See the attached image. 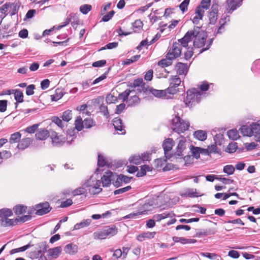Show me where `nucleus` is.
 <instances>
[{"label": "nucleus", "mask_w": 260, "mask_h": 260, "mask_svg": "<svg viewBox=\"0 0 260 260\" xmlns=\"http://www.w3.org/2000/svg\"><path fill=\"white\" fill-rule=\"evenodd\" d=\"M189 126L188 121L183 120L178 115H175L172 120L171 127L174 132L180 134L188 130Z\"/></svg>", "instance_id": "1"}, {"label": "nucleus", "mask_w": 260, "mask_h": 260, "mask_svg": "<svg viewBox=\"0 0 260 260\" xmlns=\"http://www.w3.org/2000/svg\"><path fill=\"white\" fill-rule=\"evenodd\" d=\"M154 201L153 199L146 200L144 204L140 203L138 206V210L136 212H131V218H136L141 214L147 213L149 211H151L154 208Z\"/></svg>", "instance_id": "2"}, {"label": "nucleus", "mask_w": 260, "mask_h": 260, "mask_svg": "<svg viewBox=\"0 0 260 260\" xmlns=\"http://www.w3.org/2000/svg\"><path fill=\"white\" fill-rule=\"evenodd\" d=\"M186 94L185 102L188 106L191 107L192 105L200 103L202 94L198 89L194 88L189 89L187 91Z\"/></svg>", "instance_id": "3"}, {"label": "nucleus", "mask_w": 260, "mask_h": 260, "mask_svg": "<svg viewBox=\"0 0 260 260\" xmlns=\"http://www.w3.org/2000/svg\"><path fill=\"white\" fill-rule=\"evenodd\" d=\"M20 5L21 3L19 0H15L13 3L7 2L0 7V12L4 14L6 17L8 14V11L12 8V10L10 12V14L12 16L18 13Z\"/></svg>", "instance_id": "4"}, {"label": "nucleus", "mask_w": 260, "mask_h": 260, "mask_svg": "<svg viewBox=\"0 0 260 260\" xmlns=\"http://www.w3.org/2000/svg\"><path fill=\"white\" fill-rule=\"evenodd\" d=\"M180 43L175 42L172 46L168 48L166 57L167 59L173 60L180 57L181 55L182 48Z\"/></svg>", "instance_id": "5"}, {"label": "nucleus", "mask_w": 260, "mask_h": 260, "mask_svg": "<svg viewBox=\"0 0 260 260\" xmlns=\"http://www.w3.org/2000/svg\"><path fill=\"white\" fill-rule=\"evenodd\" d=\"M181 82V79L178 76H172L170 79V86L165 89L166 94L174 95L180 92L178 87L180 85Z\"/></svg>", "instance_id": "6"}, {"label": "nucleus", "mask_w": 260, "mask_h": 260, "mask_svg": "<svg viewBox=\"0 0 260 260\" xmlns=\"http://www.w3.org/2000/svg\"><path fill=\"white\" fill-rule=\"evenodd\" d=\"M207 38V35L204 30H196L195 38L193 41V46L200 48L205 46Z\"/></svg>", "instance_id": "7"}, {"label": "nucleus", "mask_w": 260, "mask_h": 260, "mask_svg": "<svg viewBox=\"0 0 260 260\" xmlns=\"http://www.w3.org/2000/svg\"><path fill=\"white\" fill-rule=\"evenodd\" d=\"M186 139L184 137L182 138L181 140L179 141L178 144L176 148V152L172 153L170 155H168V159H171V158H174L178 159L181 157L183 154L182 152L186 149Z\"/></svg>", "instance_id": "8"}, {"label": "nucleus", "mask_w": 260, "mask_h": 260, "mask_svg": "<svg viewBox=\"0 0 260 260\" xmlns=\"http://www.w3.org/2000/svg\"><path fill=\"white\" fill-rule=\"evenodd\" d=\"M51 210L52 207L48 202L40 203L36 205L35 214L42 216L49 213Z\"/></svg>", "instance_id": "9"}, {"label": "nucleus", "mask_w": 260, "mask_h": 260, "mask_svg": "<svg viewBox=\"0 0 260 260\" xmlns=\"http://www.w3.org/2000/svg\"><path fill=\"white\" fill-rule=\"evenodd\" d=\"M195 34L196 30H188L186 32L183 37L178 40V42L180 43L182 47L187 48L188 46V43L190 42L193 38H195Z\"/></svg>", "instance_id": "10"}, {"label": "nucleus", "mask_w": 260, "mask_h": 260, "mask_svg": "<svg viewBox=\"0 0 260 260\" xmlns=\"http://www.w3.org/2000/svg\"><path fill=\"white\" fill-rule=\"evenodd\" d=\"M143 90L144 94H145L146 95L152 94L156 98H161L166 96L167 95L165 90L155 89L152 87H150L148 85H147L146 88L144 87Z\"/></svg>", "instance_id": "11"}, {"label": "nucleus", "mask_w": 260, "mask_h": 260, "mask_svg": "<svg viewBox=\"0 0 260 260\" xmlns=\"http://www.w3.org/2000/svg\"><path fill=\"white\" fill-rule=\"evenodd\" d=\"M175 145V142L172 138H167L162 143V147L163 148L164 153L165 155V157L167 159H168V155H170L172 153H169L170 152L173 147Z\"/></svg>", "instance_id": "12"}, {"label": "nucleus", "mask_w": 260, "mask_h": 260, "mask_svg": "<svg viewBox=\"0 0 260 260\" xmlns=\"http://www.w3.org/2000/svg\"><path fill=\"white\" fill-rule=\"evenodd\" d=\"M50 138L52 144L55 146H62L66 141V138L62 136H58L57 133L52 131L50 134Z\"/></svg>", "instance_id": "13"}, {"label": "nucleus", "mask_w": 260, "mask_h": 260, "mask_svg": "<svg viewBox=\"0 0 260 260\" xmlns=\"http://www.w3.org/2000/svg\"><path fill=\"white\" fill-rule=\"evenodd\" d=\"M218 6L217 5H213L211 8V10L209 13V23L211 24H214L217 19L218 12Z\"/></svg>", "instance_id": "14"}, {"label": "nucleus", "mask_w": 260, "mask_h": 260, "mask_svg": "<svg viewBox=\"0 0 260 260\" xmlns=\"http://www.w3.org/2000/svg\"><path fill=\"white\" fill-rule=\"evenodd\" d=\"M196 235L194 237H202L203 236H211L217 233L216 228H208L203 230L202 231H200L199 230L196 229Z\"/></svg>", "instance_id": "15"}, {"label": "nucleus", "mask_w": 260, "mask_h": 260, "mask_svg": "<svg viewBox=\"0 0 260 260\" xmlns=\"http://www.w3.org/2000/svg\"><path fill=\"white\" fill-rule=\"evenodd\" d=\"M175 69L177 73L179 75H186L188 71L189 67L187 63L181 62H178L175 66Z\"/></svg>", "instance_id": "16"}, {"label": "nucleus", "mask_w": 260, "mask_h": 260, "mask_svg": "<svg viewBox=\"0 0 260 260\" xmlns=\"http://www.w3.org/2000/svg\"><path fill=\"white\" fill-rule=\"evenodd\" d=\"M105 173L106 175H104L101 178V182L104 187H107L111 184V182H113L112 177L113 176V173L110 171H107Z\"/></svg>", "instance_id": "17"}, {"label": "nucleus", "mask_w": 260, "mask_h": 260, "mask_svg": "<svg viewBox=\"0 0 260 260\" xmlns=\"http://www.w3.org/2000/svg\"><path fill=\"white\" fill-rule=\"evenodd\" d=\"M147 85L143 82L142 78H138L134 80L133 84L131 83V88H135L136 87H139L138 90L141 93L143 92L144 93L143 87L146 88Z\"/></svg>", "instance_id": "18"}, {"label": "nucleus", "mask_w": 260, "mask_h": 260, "mask_svg": "<svg viewBox=\"0 0 260 260\" xmlns=\"http://www.w3.org/2000/svg\"><path fill=\"white\" fill-rule=\"evenodd\" d=\"M13 93L14 94V99L16 102L15 103V108L16 109L18 106V103L23 102V92L19 89L12 90Z\"/></svg>", "instance_id": "19"}, {"label": "nucleus", "mask_w": 260, "mask_h": 260, "mask_svg": "<svg viewBox=\"0 0 260 260\" xmlns=\"http://www.w3.org/2000/svg\"><path fill=\"white\" fill-rule=\"evenodd\" d=\"M108 164H110V162H109L108 161H106L102 154L99 153L98 156L97 162L98 168L96 169L95 173L98 174V172L101 171L100 169H99L100 167H103L105 166H107L108 167Z\"/></svg>", "instance_id": "20"}, {"label": "nucleus", "mask_w": 260, "mask_h": 260, "mask_svg": "<svg viewBox=\"0 0 260 260\" xmlns=\"http://www.w3.org/2000/svg\"><path fill=\"white\" fill-rule=\"evenodd\" d=\"M37 139L39 140H46L49 136L50 134L49 132L45 128L40 129L35 135Z\"/></svg>", "instance_id": "21"}, {"label": "nucleus", "mask_w": 260, "mask_h": 260, "mask_svg": "<svg viewBox=\"0 0 260 260\" xmlns=\"http://www.w3.org/2000/svg\"><path fill=\"white\" fill-rule=\"evenodd\" d=\"M27 209V207L26 206L22 204H18L13 207V211L16 215L19 216L26 213Z\"/></svg>", "instance_id": "22"}, {"label": "nucleus", "mask_w": 260, "mask_h": 260, "mask_svg": "<svg viewBox=\"0 0 260 260\" xmlns=\"http://www.w3.org/2000/svg\"><path fill=\"white\" fill-rule=\"evenodd\" d=\"M243 0H227L228 8L230 11H233L241 5Z\"/></svg>", "instance_id": "23"}, {"label": "nucleus", "mask_w": 260, "mask_h": 260, "mask_svg": "<svg viewBox=\"0 0 260 260\" xmlns=\"http://www.w3.org/2000/svg\"><path fill=\"white\" fill-rule=\"evenodd\" d=\"M78 246L72 243L67 244L64 248V251L67 253H69L71 255H74L78 252Z\"/></svg>", "instance_id": "24"}, {"label": "nucleus", "mask_w": 260, "mask_h": 260, "mask_svg": "<svg viewBox=\"0 0 260 260\" xmlns=\"http://www.w3.org/2000/svg\"><path fill=\"white\" fill-rule=\"evenodd\" d=\"M153 168L147 165H142L140 166V170H139L136 176L138 177L144 176L146 174L147 172H151Z\"/></svg>", "instance_id": "25"}, {"label": "nucleus", "mask_w": 260, "mask_h": 260, "mask_svg": "<svg viewBox=\"0 0 260 260\" xmlns=\"http://www.w3.org/2000/svg\"><path fill=\"white\" fill-rule=\"evenodd\" d=\"M32 143V139L30 138L23 139L20 143L17 144V147L19 149L24 150L28 147Z\"/></svg>", "instance_id": "26"}, {"label": "nucleus", "mask_w": 260, "mask_h": 260, "mask_svg": "<svg viewBox=\"0 0 260 260\" xmlns=\"http://www.w3.org/2000/svg\"><path fill=\"white\" fill-rule=\"evenodd\" d=\"M193 136L197 140L201 141H204L207 139V134L205 131L198 130L194 132Z\"/></svg>", "instance_id": "27"}, {"label": "nucleus", "mask_w": 260, "mask_h": 260, "mask_svg": "<svg viewBox=\"0 0 260 260\" xmlns=\"http://www.w3.org/2000/svg\"><path fill=\"white\" fill-rule=\"evenodd\" d=\"M239 131L243 136L250 137L253 135L252 126L250 127L246 125H243L240 128Z\"/></svg>", "instance_id": "28"}, {"label": "nucleus", "mask_w": 260, "mask_h": 260, "mask_svg": "<svg viewBox=\"0 0 260 260\" xmlns=\"http://www.w3.org/2000/svg\"><path fill=\"white\" fill-rule=\"evenodd\" d=\"M127 162L125 160H114L113 161L110 162V164H108V168H111L112 169H113V167L115 168H119L125 166Z\"/></svg>", "instance_id": "29"}, {"label": "nucleus", "mask_w": 260, "mask_h": 260, "mask_svg": "<svg viewBox=\"0 0 260 260\" xmlns=\"http://www.w3.org/2000/svg\"><path fill=\"white\" fill-rule=\"evenodd\" d=\"M201 196L197 195V189L193 188H187L185 192L181 194L182 197L195 198Z\"/></svg>", "instance_id": "30"}, {"label": "nucleus", "mask_w": 260, "mask_h": 260, "mask_svg": "<svg viewBox=\"0 0 260 260\" xmlns=\"http://www.w3.org/2000/svg\"><path fill=\"white\" fill-rule=\"evenodd\" d=\"M61 251V248L60 246L56 247L53 248H50L48 250V256L53 258H57Z\"/></svg>", "instance_id": "31"}, {"label": "nucleus", "mask_w": 260, "mask_h": 260, "mask_svg": "<svg viewBox=\"0 0 260 260\" xmlns=\"http://www.w3.org/2000/svg\"><path fill=\"white\" fill-rule=\"evenodd\" d=\"M155 234V232H146L143 233L137 236V240L139 241H142L144 240L145 238L151 239L154 237Z\"/></svg>", "instance_id": "32"}, {"label": "nucleus", "mask_w": 260, "mask_h": 260, "mask_svg": "<svg viewBox=\"0 0 260 260\" xmlns=\"http://www.w3.org/2000/svg\"><path fill=\"white\" fill-rule=\"evenodd\" d=\"M0 221L1 222V225L5 227L16 225L18 223V222H16L15 219H9L8 217L6 218L1 219Z\"/></svg>", "instance_id": "33"}, {"label": "nucleus", "mask_w": 260, "mask_h": 260, "mask_svg": "<svg viewBox=\"0 0 260 260\" xmlns=\"http://www.w3.org/2000/svg\"><path fill=\"white\" fill-rule=\"evenodd\" d=\"M227 135L229 138L232 140H237L240 137L239 133L236 129L229 130L227 132Z\"/></svg>", "instance_id": "34"}, {"label": "nucleus", "mask_w": 260, "mask_h": 260, "mask_svg": "<svg viewBox=\"0 0 260 260\" xmlns=\"http://www.w3.org/2000/svg\"><path fill=\"white\" fill-rule=\"evenodd\" d=\"M143 22L140 20H137L135 22L132 23V27L133 31H131V34L133 32H139L142 28Z\"/></svg>", "instance_id": "35"}, {"label": "nucleus", "mask_w": 260, "mask_h": 260, "mask_svg": "<svg viewBox=\"0 0 260 260\" xmlns=\"http://www.w3.org/2000/svg\"><path fill=\"white\" fill-rule=\"evenodd\" d=\"M75 128L78 132H80L84 127V120H82L81 116H79L77 117L75 121Z\"/></svg>", "instance_id": "36"}, {"label": "nucleus", "mask_w": 260, "mask_h": 260, "mask_svg": "<svg viewBox=\"0 0 260 260\" xmlns=\"http://www.w3.org/2000/svg\"><path fill=\"white\" fill-rule=\"evenodd\" d=\"M238 148L237 143L235 142H230L225 149V151L229 153H233L236 151Z\"/></svg>", "instance_id": "37"}, {"label": "nucleus", "mask_w": 260, "mask_h": 260, "mask_svg": "<svg viewBox=\"0 0 260 260\" xmlns=\"http://www.w3.org/2000/svg\"><path fill=\"white\" fill-rule=\"evenodd\" d=\"M21 137L20 132H15L11 135L9 142L10 144L17 143L20 141Z\"/></svg>", "instance_id": "38"}, {"label": "nucleus", "mask_w": 260, "mask_h": 260, "mask_svg": "<svg viewBox=\"0 0 260 260\" xmlns=\"http://www.w3.org/2000/svg\"><path fill=\"white\" fill-rule=\"evenodd\" d=\"M13 215V212L11 209L8 208H3L0 209V217L1 219L6 218Z\"/></svg>", "instance_id": "39"}, {"label": "nucleus", "mask_w": 260, "mask_h": 260, "mask_svg": "<svg viewBox=\"0 0 260 260\" xmlns=\"http://www.w3.org/2000/svg\"><path fill=\"white\" fill-rule=\"evenodd\" d=\"M55 92V93L54 94L51 95V99L52 101H57L60 99L64 94V93L59 88H57Z\"/></svg>", "instance_id": "40"}, {"label": "nucleus", "mask_w": 260, "mask_h": 260, "mask_svg": "<svg viewBox=\"0 0 260 260\" xmlns=\"http://www.w3.org/2000/svg\"><path fill=\"white\" fill-rule=\"evenodd\" d=\"M91 219L84 220L80 223H76L74 227V230H79L81 228H83L88 226L91 223Z\"/></svg>", "instance_id": "41"}, {"label": "nucleus", "mask_w": 260, "mask_h": 260, "mask_svg": "<svg viewBox=\"0 0 260 260\" xmlns=\"http://www.w3.org/2000/svg\"><path fill=\"white\" fill-rule=\"evenodd\" d=\"M113 184L116 187H118L122 184V180L120 178V175H117L116 173H113Z\"/></svg>", "instance_id": "42"}, {"label": "nucleus", "mask_w": 260, "mask_h": 260, "mask_svg": "<svg viewBox=\"0 0 260 260\" xmlns=\"http://www.w3.org/2000/svg\"><path fill=\"white\" fill-rule=\"evenodd\" d=\"M84 125L86 128H90L96 125V122L91 118H87L84 120Z\"/></svg>", "instance_id": "43"}, {"label": "nucleus", "mask_w": 260, "mask_h": 260, "mask_svg": "<svg viewBox=\"0 0 260 260\" xmlns=\"http://www.w3.org/2000/svg\"><path fill=\"white\" fill-rule=\"evenodd\" d=\"M190 151L192 156L196 159H199L200 157V147H196L193 145L190 146Z\"/></svg>", "instance_id": "44"}, {"label": "nucleus", "mask_w": 260, "mask_h": 260, "mask_svg": "<svg viewBox=\"0 0 260 260\" xmlns=\"http://www.w3.org/2000/svg\"><path fill=\"white\" fill-rule=\"evenodd\" d=\"M250 126H252L253 135H260V120L257 122L252 123Z\"/></svg>", "instance_id": "45"}, {"label": "nucleus", "mask_w": 260, "mask_h": 260, "mask_svg": "<svg viewBox=\"0 0 260 260\" xmlns=\"http://www.w3.org/2000/svg\"><path fill=\"white\" fill-rule=\"evenodd\" d=\"M105 234L107 236H113L116 234L117 231V229L115 226L106 227L104 229Z\"/></svg>", "instance_id": "46"}, {"label": "nucleus", "mask_w": 260, "mask_h": 260, "mask_svg": "<svg viewBox=\"0 0 260 260\" xmlns=\"http://www.w3.org/2000/svg\"><path fill=\"white\" fill-rule=\"evenodd\" d=\"M172 60H173L167 59L166 57V58H164L159 60L157 64L162 68L169 67L172 64Z\"/></svg>", "instance_id": "47"}, {"label": "nucleus", "mask_w": 260, "mask_h": 260, "mask_svg": "<svg viewBox=\"0 0 260 260\" xmlns=\"http://www.w3.org/2000/svg\"><path fill=\"white\" fill-rule=\"evenodd\" d=\"M208 148L209 149V151H210V154L211 153H213L215 154H218L220 155H221L222 154L220 149H218V148L217 147V145L215 144H213L211 145L210 146H208Z\"/></svg>", "instance_id": "48"}, {"label": "nucleus", "mask_w": 260, "mask_h": 260, "mask_svg": "<svg viewBox=\"0 0 260 260\" xmlns=\"http://www.w3.org/2000/svg\"><path fill=\"white\" fill-rule=\"evenodd\" d=\"M72 117V111L67 110L63 112L61 116L62 119L66 122L69 121Z\"/></svg>", "instance_id": "49"}, {"label": "nucleus", "mask_w": 260, "mask_h": 260, "mask_svg": "<svg viewBox=\"0 0 260 260\" xmlns=\"http://www.w3.org/2000/svg\"><path fill=\"white\" fill-rule=\"evenodd\" d=\"M223 172L229 175H232L235 172V167L231 165H226L223 167Z\"/></svg>", "instance_id": "50"}, {"label": "nucleus", "mask_w": 260, "mask_h": 260, "mask_svg": "<svg viewBox=\"0 0 260 260\" xmlns=\"http://www.w3.org/2000/svg\"><path fill=\"white\" fill-rule=\"evenodd\" d=\"M223 135L220 133L217 134L214 137V144L220 146L223 141Z\"/></svg>", "instance_id": "51"}, {"label": "nucleus", "mask_w": 260, "mask_h": 260, "mask_svg": "<svg viewBox=\"0 0 260 260\" xmlns=\"http://www.w3.org/2000/svg\"><path fill=\"white\" fill-rule=\"evenodd\" d=\"M91 9V5L89 4H84L80 7V11L83 14H87Z\"/></svg>", "instance_id": "52"}, {"label": "nucleus", "mask_w": 260, "mask_h": 260, "mask_svg": "<svg viewBox=\"0 0 260 260\" xmlns=\"http://www.w3.org/2000/svg\"><path fill=\"white\" fill-rule=\"evenodd\" d=\"M110 70H111V67H109L108 69V70L107 71H106L102 75H101L99 77L97 78L93 81L92 84H93V85L95 84L101 82V81L107 78V75L109 73Z\"/></svg>", "instance_id": "53"}, {"label": "nucleus", "mask_w": 260, "mask_h": 260, "mask_svg": "<svg viewBox=\"0 0 260 260\" xmlns=\"http://www.w3.org/2000/svg\"><path fill=\"white\" fill-rule=\"evenodd\" d=\"M187 48V51L184 54V58L186 60H189L193 54V48H190L188 46Z\"/></svg>", "instance_id": "54"}, {"label": "nucleus", "mask_w": 260, "mask_h": 260, "mask_svg": "<svg viewBox=\"0 0 260 260\" xmlns=\"http://www.w3.org/2000/svg\"><path fill=\"white\" fill-rule=\"evenodd\" d=\"M86 191L87 190L82 186L72 191V194L74 196H76L77 195L84 194L86 192Z\"/></svg>", "instance_id": "55"}, {"label": "nucleus", "mask_w": 260, "mask_h": 260, "mask_svg": "<svg viewBox=\"0 0 260 260\" xmlns=\"http://www.w3.org/2000/svg\"><path fill=\"white\" fill-rule=\"evenodd\" d=\"M130 93V89H127L124 92L119 94L117 99L119 100L125 101Z\"/></svg>", "instance_id": "56"}, {"label": "nucleus", "mask_w": 260, "mask_h": 260, "mask_svg": "<svg viewBox=\"0 0 260 260\" xmlns=\"http://www.w3.org/2000/svg\"><path fill=\"white\" fill-rule=\"evenodd\" d=\"M118 42H112L106 44L104 47H102L99 50V51L104 50L105 49H112L115 48L118 46Z\"/></svg>", "instance_id": "57"}, {"label": "nucleus", "mask_w": 260, "mask_h": 260, "mask_svg": "<svg viewBox=\"0 0 260 260\" xmlns=\"http://www.w3.org/2000/svg\"><path fill=\"white\" fill-rule=\"evenodd\" d=\"M190 0H184L179 6L180 10L184 13L187 10V7L189 4Z\"/></svg>", "instance_id": "58"}, {"label": "nucleus", "mask_w": 260, "mask_h": 260, "mask_svg": "<svg viewBox=\"0 0 260 260\" xmlns=\"http://www.w3.org/2000/svg\"><path fill=\"white\" fill-rule=\"evenodd\" d=\"M39 125V124H33L31 126L27 127L25 129H24V131L29 134H34L38 128Z\"/></svg>", "instance_id": "59"}, {"label": "nucleus", "mask_w": 260, "mask_h": 260, "mask_svg": "<svg viewBox=\"0 0 260 260\" xmlns=\"http://www.w3.org/2000/svg\"><path fill=\"white\" fill-rule=\"evenodd\" d=\"M31 218H32L31 215H23L19 218H16L15 219V221H16V222H18H18L24 223L27 221L31 220Z\"/></svg>", "instance_id": "60"}, {"label": "nucleus", "mask_w": 260, "mask_h": 260, "mask_svg": "<svg viewBox=\"0 0 260 260\" xmlns=\"http://www.w3.org/2000/svg\"><path fill=\"white\" fill-rule=\"evenodd\" d=\"M142 162V158L139 155H134L131 156V163L139 165Z\"/></svg>", "instance_id": "61"}, {"label": "nucleus", "mask_w": 260, "mask_h": 260, "mask_svg": "<svg viewBox=\"0 0 260 260\" xmlns=\"http://www.w3.org/2000/svg\"><path fill=\"white\" fill-rule=\"evenodd\" d=\"M100 111L101 112L104 116L107 118L109 117V113L108 112V107L104 104H101L100 107Z\"/></svg>", "instance_id": "62"}, {"label": "nucleus", "mask_w": 260, "mask_h": 260, "mask_svg": "<svg viewBox=\"0 0 260 260\" xmlns=\"http://www.w3.org/2000/svg\"><path fill=\"white\" fill-rule=\"evenodd\" d=\"M88 190L90 194H96L100 193L102 190V188L96 187V186H92L88 189Z\"/></svg>", "instance_id": "63"}, {"label": "nucleus", "mask_w": 260, "mask_h": 260, "mask_svg": "<svg viewBox=\"0 0 260 260\" xmlns=\"http://www.w3.org/2000/svg\"><path fill=\"white\" fill-rule=\"evenodd\" d=\"M114 14L115 11L114 10L111 11L102 17V20L104 22H107L109 21L112 18Z\"/></svg>", "instance_id": "64"}]
</instances>
